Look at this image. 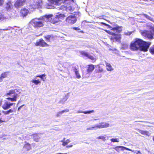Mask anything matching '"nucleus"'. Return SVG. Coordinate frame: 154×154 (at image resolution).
<instances>
[{
    "label": "nucleus",
    "mask_w": 154,
    "mask_h": 154,
    "mask_svg": "<svg viewBox=\"0 0 154 154\" xmlns=\"http://www.w3.org/2000/svg\"><path fill=\"white\" fill-rule=\"evenodd\" d=\"M14 112V110L12 109H10L6 111H3L2 112L5 115H8L10 113H12Z\"/></svg>",
    "instance_id": "nucleus-29"
},
{
    "label": "nucleus",
    "mask_w": 154,
    "mask_h": 154,
    "mask_svg": "<svg viewBox=\"0 0 154 154\" xmlns=\"http://www.w3.org/2000/svg\"><path fill=\"white\" fill-rule=\"evenodd\" d=\"M31 6L32 8H33V4H32L31 5Z\"/></svg>",
    "instance_id": "nucleus-45"
},
{
    "label": "nucleus",
    "mask_w": 154,
    "mask_h": 154,
    "mask_svg": "<svg viewBox=\"0 0 154 154\" xmlns=\"http://www.w3.org/2000/svg\"><path fill=\"white\" fill-rule=\"evenodd\" d=\"M137 154H140L141 153L140 151H138L136 153Z\"/></svg>",
    "instance_id": "nucleus-41"
},
{
    "label": "nucleus",
    "mask_w": 154,
    "mask_h": 154,
    "mask_svg": "<svg viewBox=\"0 0 154 154\" xmlns=\"http://www.w3.org/2000/svg\"><path fill=\"white\" fill-rule=\"evenodd\" d=\"M24 143H25L23 146V148L25 150L28 151L32 149L31 145L29 143L26 141H25Z\"/></svg>",
    "instance_id": "nucleus-15"
},
{
    "label": "nucleus",
    "mask_w": 154,
    "mask_h": 154,
    "mask_svg": "<svg viewBox=\"0 0 154 154\" xmlns=\"http://www.w3.org/2000/svg\"><path fill=\"white\" fill-rule=\"evenodd\" d=\"M15 90H17L14 89L10 90L8 93H7L5 94V96H11V94H15Z\"/></svg>",
    "instance_id": "nucleus-25"
},
{
    "label": "nucleus",
    "mask_w": 154,
    "mask_h": 154,
    "mask_svg": "<svg viewBox=\"0 0 154 154\" xmlns=\"http://www.w3.org/2000/svg\"><path fill=\"white\" fill-rule=\"evenodd\" d=\"M29 12L28 10L25 8L21 9L20 11V14L21 16L24 17L27 15Z\"/></svg>",
    "instance_id": "nucleus-17"
},
{
    "label": "nucleus",
    "mask_w": 154,
    "mask_h": 154,
    "mask_svg": "<svg viewBox=\"0 0 154 154\" xmlns=\"http://www.w3.org/2000/svg\"><path fill=\"white\" fill-rule=\"evenodd\" d=\"M94 112V110H92L88 111H85L81 112V113H83L85 114H90Z\"/></svg>",
    "instance_id": "nucleus-32"
},
{
    "label": "nucleus",
    "mask_w": 154,
    "mask_h": 154,
    "mask_svg": "<svg viewBox=\"0 0 154 154\" xmlns=\"http://www.w3.org/2000/svg\"><path fill=\"white\" fill-rule=\"evenodd\" d=\"M109 124L108 123L102 122L99 125H97L96 127L99 128H103L109 127Z\"/></svg>",
    "instance_id": "nucleus-18"
},
{
    "label": "nucleus",
    "mask_w": 154,
    "mask_h": 154,
    "mask_svg": "<svg viewBox=\"0 0 154 154\" xmlns=\"http://www.w3.org/2000/svg\"><path fill=\"white\" fill-rule=\"evenodd\" d=\"M9 72H5L2 73L0 76V82L2 81V79H3L7 78L8 76V74Z\"/></svg>",
    "instance_id": "nucleus-20"
},
{
    "label": "nucleus",
    "mask_w": 154,
    "mask_h": 154,
    "mask_svg": "<svg viewBox=\"0 0 154 154\" xmlns=\"http://www.w3.org/2000/svg\"><path fill=\"white\" fill-rule=\"evenodd\" d=\"M31 136L33 137V139L36 142L39 141L40 137L38 135V134L37 133L33 134L31 135Z\"/></svg>",
    "instance_id": "nucleus-19"
},
{
    "label": "nucleus",
    "mask_w": 154,
    "mask_h": 154,
    "mask_svg": "<svg viewBox=\"0 0 154 154\" xmlns=\"http://www.w3.org/2000/svg\"><path fill=\"white\" fill-rule=\"evenodd\" d=\"M123 151L125 149H126L127 150H129L130 151H131L133 152V151H132L131 149H129L128 148L126 147L123 146Z\"/></svg>",
    "instance_id": "nucleus-37"
},
{
    "label": "nucleus",
    "mask_w": 154,
    "mask_h": 154,
    "mask_svg": "<svg viewBox=\"0 0 154 154\" xmlns=\"http://www.w3.org/2000/svg\"><path fill=\"white\" fill-rule=\"evenodd\" d=\"M69 110L68 109H66L65 110H63L62 111H60L57 112L56 114V116L57 117H60L62 114L64 113L65 112H68Z\"/></svg>",
    "instance_id": "nucleus-26"
},
{
    "label": "nucleus",
    "mask_w": 154,
    "mask_h": 154,
    "mask_svg": "<svg viewBox=\"0 0 154 154\" xmlns=\"http://www.w3.org/2000/svg\"><path fill=\"white\" fill-rule=\"evenodd\" d=\"M26 0H17L14 4L15 7L18 8L24 5L26 3Z\"/></svg>",
    "instance_id": "nucleus-12"
},
{
    "label": "nucleus",
    "mask_w": 154,
    "mask_h": 154,
    "mask_svg": "<svg viewBox=\"0 0 154 154\" xmlns=\"http://www.w3.org/2000/svg\"><path fill=\"white\" fill-rule=\"evenodd\" d=\"M100 23L102 24H103V25H105V26H106L107 25V24H106L104 23H103V22H100Z\"/></svg>",
    "instance_id": "nucleus-40"
},
{
    "label": "nucleus",
    "mask_w": 154,
    "mask_h": 154,
    "mask_svg": "<svg viewBox=\"0 0 154 154\" xmlns=\"http://www.w3.org/2000/svg\"><path fill=\"white\" fill-rule=\"evenodd\" d=\"M150 43L146 42L142 39L135 38L130 45V49L133 51H136L140 50L141 51L146 52L148 51Z\"/></svg>",
    "instance_id": "nucleus-1"
},
{
    "label": "nucleus",
    "mask_w": 154,
    "mask_h": 154,
    "mask_svg": "<svg viewBox=\"0 0 154 154\" xmlns=\"http://www.w3.org/2000/svg\"><path fill=\"white\" fill-rule=\"evenodd\" d=\"M17 96L18 94H14L13 95V97H8L6 98V99L10 100L11 102H15L17 101Z\"/></svg>",
    "instance_id": "nucleus-21"
},
{
    "label": "nucleus",
    "mask_w": 154,
    "mask_h": 154,
    "mask_svg": "<svg viewBox=\"0 0 154 154\" xmlns=\"http://www.w3.org/2000/svg\"><path fill=\"white\" fill-rule=\"evenodd\" d=\"M149 51L152 55H154V45L150 48Z\"/></svg>",
    "instance_id": "nucleus-31"
},
{
    "label": "nucleus",
    "mask_w": 154,
    "mask_h": 154,
    "mask_svg": "<svg viewBox=\"0 0 154 154\" xmlns=\"http://www.w3.org/2000/svg\"><path fill=\"white\" fill-rule=\"evenodd\" d=\"M95 69L94 66L92 64L88 65L87 67L86 73L87 74L91 73Z\"/></svg>",
    "instance_id": "nucleus-13"
},
{
    "label": "nucleus",
    "mask_w": 154,
    "mask_h": 154,
    "mask_svg": "<svg viewBox=\"0 0 154 154\" xmlns=\"http://www.w3.org/2000/svg\"><path fill=\"white\" fill-rule=\"evenodd\" d=\"M31 24L35 28H38L42 27L44 25V22L39 19H34L30 21Z\"/></svg>",
    "instance_id": "nucleus-3"
},
{
    "label": "nucleus",
    "mask_w": 154,
    "mask_h": 154,
    "mask_svg": "<svg viewBox=\"0 0 154 154\" xmlns=\"http://www.w3.org/2000/svg\"><path fill=\"white\" fill-rule=\"evenodd\" d=\"M109 35V37L110 40L113 42L117 41L121 38V35L120 34H116L110 30H104Z\"/></svg>",
    "instance_id": "nucleus-2"
},
{
    "label": "nucleus",
    "mask_w": 154,
    "mask_h": 154,
    "mask_svg": "<svg viewBox=\"0 0 154 154\" xmlns=\"http://www.w3.org/2000/svg\"><path fill=\"white\" fill-rule=\"evenodd\" d=\"M4 122V121H3L0 118V124Z\"/></svg>",
    "instance_id": "nucleus-42"
},
{
    "label": "nucleus",
    "mask_w": 154,
    "mask_h": 154,
    "mask_svg": "<svg viewBox=\"0 0 154 154\" xmlns=\"http://www.w3.org/2000/svg\"><path fill=\"white\" fill-rule=\"evenodd\" d=\"M138 132L142 135H146L149 136V131H144L138 129L137 130Z\"/></svg>",
    "instance_id": "nucleus-22"
},
{
    "label": "nucleus",
    "mask_w": 154,
    "mask_h": 154,
    "mask_svg": "<svg viewBox=\"0 0 154 154\" xmlns=\"http://www.w3.org/2000/svg\"><path fill=\"white\" fill-rule=\"evenodd\" d=\"M97 139H102L103 141H105L106 140L105 137H104L102 136L98 137H97Z\"/></svg>",
    "instance_id": "nucleus-35"
},
{
    "label": "nucleus",
    "mask_w": 154,
    "mask_h": 154,
    "mask_svg": "<svg viewBox=\"0 0 154 154\" xmlns=\"http://www.w3.org/2000/svg\"><path fill=\"white\" fill-rule=\"evenodd\" d=\"M141 35L151 40L153 38V33L152 32V28L151 30H144L141 32Z\"/></svg>",
    "instance_id": "nucleus-4"
},
{
    "label": "nucleus",
    "mask_w": 154,
    "mask_h": 154,
    "mask_svg": "<svg viewBox=\"0 0 154 154\" xmlns=\"http://www.w3.org/2000/svg\"><path fill=\"white\" fill-rule=\"evenodd\" d=\"M3 0H0V5H2L3 4Z\"/></svg>",
    "instance_id": "nucleus-39"
},
{
    "label": "nucleus",
    "mask_w": 154,
    "mask_h": 154,
    "mask_svg": "<svg viewBox=\"0 0 154 154\" xmlns=\"http://www.w3.org/2000/svg\"><path fill=\"white\" fill-rule=\"evenodd\" d=\"M75 72V75L76 76V78H77V79H79L80 78H81V76L80 75L79 72L78 70Z\"/></svg>",
    "instance_id": "nucleus-33"
},
{
    "label": "nucleus",
    "mask_w": 154,
    "mask_h": 154,
    "mask_svg": "<svg viewBox=\"0 0 154 154\" xmlns=\"http://www.w3.org/2000/svg\"><path fill=\"white\" fill-rule=\"evenodd\" d=\"M153 140L154 141V137L153 138Z\"/></svg>",
    "instance_id": "nucleus-48"
},
{
    "label": "nucleus",
    "mask_w": 154,
    "mask_h": 154,
    "mask_svg": "<svg viewBox=\"0 0 154 154\" xmlns=\"http://www.w3.org/2000/svg\"><path fill=\"white\" fill-rule=\"evenodd\" d=\"M65 16V15L63 14H60L57 15L54 19L51 20V22L53 24H55L59 22L60 19L63 18Z\"/></svg>",
    "instance_id": "nucleus-6"
},
{
    "label": "nucleus",
    "mask_w": 154,
    "mask_h": 154,
    "mask_svg": "<svg viewBox=\"0 0 154 154\" xmlns=\"http://www.w3.org/2000/svg\"><path fill=\"white\" fill-rule=\"evenodd\" d=\"M81 32L82 33L83 32V31H81Z\"/></svg>",
    "instance_id": "nucleus-49"
},
{
    "label": "nucleus",
    "mask_w": 154,
    "mask_h": 154,
    "mask_svg": "<svg viewBox=\"0 0 154 154\" xmlns=\"http://www.w3.org/2000/svg\"><path fill=\"white\" fill-rule=\"evenodd\" d=\"M111 141L113 142H118L119 140L118 139L112 138L110 140Z\"/></svg>",
    "instance_id": "nucleus-34"
},
{
    "label": "nucleus",
    "mask_w": 154,
    "mask_h": 154,
    "mask_svg": "<svg viewBox=\"0 0 154 154\" xmlns=\"http://www.w3.org/2000/svg\"><path fill=\"white\" fill-rule=\"evenodd\" d=\"M58 154H67V153H58Z\"/></svg>",
    "instance_id": "nucleus-44"
},
{
    "label": "nucleus",
    "mask_w": 154,
    "mask_h": 154,
    "mask_svg": "<svg viewBox=\"0 0 154 154\" xmlns=\"http://www.w3.org/2000/svg\"><path fill=\"white\" fill-rule=\"evenodd\" d=\"M24 106V105H23L21 106H19L18 109V111H20V110L21 109V108L23 106Z\"/></svg>",
    "instance_id": "nucleus-38"
},
{
    "label": "nucleus",
    "mask_w": 154,
    "mask_h": 154,
    "mask_svg": "<svg viewBox=\"0 0 154 154\" xmlns=\"http://www.w3.org/2000/svg\"><path fill=\"white\" fill-rule=\"evenodd\" d=\"M77 21L76 17L74 15H70L66 19V22L69 24H72L75 23Z\"/></svg>",
    "instance_id": "nucleus-7"
},
{
    "label": "nucleus",
    "mask_w": 154,
    "mask_h": 154,
    "mask_svg": "<svg viewBox=\"0 0 154 154\" xmlns=\"http://www.w3.org/2000/svg\"><path fill=\"white\" fill-rule=\"evenodd\" d=\"M106 69L107 71H112L113 70V69L112 68L111 64L108 63H106Z\"/></svg>",
    "instance_id": "nucleus-23"
},
{
    "label": "nucleus",
    "mask_w": 154,
    "mask_h": 154,
    "mask_svg": "<svg viewBox=\"0 0 154 154\" xmlns=\"http://www.w3.org/2000/svg\"><path fill=\"white\" fill-rule=\"evenodd\" d=\"M1 115V110L0 109V116Z\"/></svg>",
    "instance_id": "nucleus-46"
},
{
    "label": "nucleus",
    "mask_w": 154,
    "mask_h": 154,
    "mask_svg": "<svg viewBox=\"0 0 154 154\" xmlns=\"http://www.w3.org/2000/svg\"><path fill=\"white\" fill-rule=\"evenodd\" d=\"M35 45L36 46L41 47H47L49 46V45L42 38L37 40L35 43Z\"/></svg>",
    "instance_id": "nucleus-5"
},
{
    "label": "nucleus",
    "mask_w": 154,
    "mask_h": 154,
    "mask_svg": "<svg viewBox=\"0 0 154 154\" xmlns=\"http://www.w3.org/2000/svg\"><path fill=\"white\" fill-rule=\"evenodd\" d=\"M46 75L44 74H43L42 75H37L36 76V78L39 77L40 78L42 81H45V79H46Z\"/></svg>",
    "instance_id": "nucleus-27"
},
{
    "label": "nucleus",
    "mask_w": 154,
    "mask_h": 154,
    "mask_svg": "<svg viewBox=\"0 0 154 154\" xmlns=\"http://www.w3.org/2000/svg\"><path fill=\"white\" fill-rule=\"evenodd\" d=\"M80 54L83 57H87L88 59L92 60L95 61L96 60V58L94 56L89 54L88 53L85 51H81L80 52Z\"/></svg>",
    "instance_id": "nucleus-8"
},
{
    "label": "nucleus",
    "mask_w": 154,
    "mask_h": 154,
    "mask_svg": "<svg viewBox=\"0 0 154 154\" xmlns=\"http://www.w3.org/2000/svg\"><path fill=\"white\" fill-rule=\"evenodd\" d=\"M13 103H11L9 102L6 101L2 106V108L4 110L8 109L11 108L13 105Z\"/></svg>",
    "instance_id": "nucleus-10"
},
{
    "label": "nucleus",
    "mask_w": 154,
    "mask_h": 154,
    "mask_svg": "<svg viewBox=\"0 0 154 154\" xmlns=\"http://www.w3.org/2000/svg\"><path fill=\"white\" fill-rule=\"evenodd\" d=\"M32 83H34L35 85H38L41 83V81L38 79L33 80L32 81Z\"/></svg>",
    "instance_id": "nucleus-30"
},
{
    "label": "nucleus",
    "mask_w": 154,
    "mask_h": 154,
    "mask_svg": "<svg viewBox=\"0 0 154 154\" xmlns=\"http://www.w3.org/2000/svg\"><path fill=\"white\" fill-rule=\"evenodd\" d=\"M3 30H7V29H3Z\"/></svg>",
    "instance_id": "nucleus-47"
},
{
    "label": "nucleus",
    "mask_w": 154,
    "mask_h": 154,
    "mask_svg": "<svg viewBox=\"0 0 154 154\" xmlns=\"http://www.w3.org/2000/svg\"><path fill=\"white\" fill-rule=\"evenodd\" d=\"M73 29L75 30H77L78 29V28L77 27H74Z\"/></svg>",
    "instance_id": "nucleus-43"
},
{
    "label": "nucleus",
    "mask_w": 154,
    "mask_h": 154,
    "mask_svg": "<svg viewBox=\"0 0 154 154\" xmlns=\"http://www.w3.org/2000/svg\"><path fill=\"white\" fill-rule=\"evenodd\" d=\"M106 26H107L108 28L110 29L111 30L116 31L117 32H120L122 31V26H116L115 27H112L111 26L107 24Z\"/></svg>",
    "instance_id": "nucleus-9"
},
{
    "label": "nucleus",
    "mask_w": 154,
    "mask_h": 154,
    "mask_svg": "<svg viewBox=\"0 0 154 154\" xmlns=\"http://www.w3.org/2000/svg\"><path fill=\"white\" fill-rule=\"evenodd\" d=\"M6 19V17L4 16L3 12H0V22H1Z\"/></svg>",
    "instance_id": "nucleus-28"
},
{
    "label": "nucleus",
    "mask_w": 154,
    "mask_h": 154,
    "mask_svg": "<svg viewBox=\"0 0 154 154\" xmlns=\"http://www.w3.org/2000/svg\"><path fill=\"white\" fill-rule=\"evenodd\" d=\"M123 146H118L114 148L117 152H119L121 151H123Z\"/></svg>",
    "instance_id": "nucleus-24"
},
{
    "label": "nucleus",
    "mask_w": 154,
    "mask_h": 154,
    "mask_svg": "<svg viewBox=\"0 0 154 154\" xmlns=\"http://www.w3.org/2000/svg\"><path fill=\"white\" fill-rule=\"evenodd\" d=\"M44 38L47 42H50L51 41H54L55 40V36L53 35H49L44 36Z\"/></svg>",
    "instance_id": "nucleus-14"
},
{
    "label": "nucleus",
    "mask_w": 154,
    "mask_h": 154,
    "mask_svg": "<svg viewBox=\"0 0 154 154\" xmlns=\"http://www.w3.org/2000/svg\"><path fill=\"white\" fill-rule=\"evenodd\" d=\"M78 67L79 66L78 65L77 66V67L74 66L73 67V70L75 72L78 71Z\"/></svg>",
    "instance_id": "nucleus-36"
},
{
    "label": "nucleus",
    "mask_w": 154,
    "mask_h": 154,
    "mask_svg": "<svg viewBox=\"0 0 154 154\" xmlns=\"http://www.w3.org/2000/svg\"><path fill=\"white\" fill-rule=\"evenodd\" d=\"M103 71L102 67L100 66V65H98L96 66V68L95 70V73L97 74L102 73Z\"/></svg>",
    "instance_id": "nucleus-16"
},
{
    "label": "nucleus",
    "mask_w": 154,
    "mask_h": 154,
    "mask_svg": "<svg viewBox=\"0 0 154 154\" xmlns=\"http://www.w3.org/2000/svg\"><path fill=\"white\" fill-rule=\"evenodd\" d=\"M65 139L66 138H63V140L60 141L62 143V145L64 146H66V147L68 148L72 147L73 146L72 144H71L68 146L67 145L70 142V140L69 139H68L65 140Z\"/></svg>",
    "instance_id": "nucleus-11"
}]
</instances>
